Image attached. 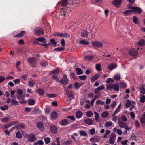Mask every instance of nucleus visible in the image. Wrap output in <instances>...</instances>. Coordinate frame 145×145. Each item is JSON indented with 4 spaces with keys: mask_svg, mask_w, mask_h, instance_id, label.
<instances>
[{
    "mask_svg": "<svg viewBox=\"0 0 145 145\" xmlns=\"http://www.w3.org/2000/svg\"><path fill=\"white\" fill-rule=\"evenodd\" d=\"M69 0H63L62 1L61 6L63 7L60 11L59 18L65 19V17L67 12L71 7V4Z\"/></svg>",
    "mask_w": 145,
    "mask_h": 145,
    "instance_id": "1",
    "label": "nucleus"
},
{
    "mask_svg": "<svg viewBox=\"0 0 145 145\" xmlns=\"http://www.w3.org/2000/svg\"><path fill=\"white\" fill-rule=\"evenodd\" d=\"M127 7L128 9H131L133 13V12L135 14H140L142 11L140 8L136 7H133L132 5H130V4H128Z\"/></svg>",
    "mask_w": 145,
    "mask_h": 145,
    "instance_id": "2",
    "label": "nucleus"
},
{
    "mask_svg": "<svg viewBox=\"0 0 145 145\" xmlns=\"http://www.w3.org/2000/svg\"><path fill=\"white\" fill-rule=\"evenodd\" d=\"M36 40L37 42L36 43L38 44H40V45H47L45 44L47 42V41L43 37H40L36 39Z\"/></svg>",
    "mask_w": 145,
    "mask_h": 145,
    "instance_id": "3",
    "label": "nucleus"
},
{
    "mask_svg": "<svg viewBox=\"0 0 145 145\" xmlns=\"http://www.w3.org/2000/svg\"><path fill=\"white\" fill-rule=\"evenodd\" d=\"M92 45H103L110 44L106 40H103L102 42L95 41L91 42Z\"/></svg>",
    "mask_w": 145,
    "mask_h": 145,
    "instance_id": "4",
    "label": "nucleus"
},
{
    "mask_svg": "<svg viewBox=\"0 0 145 145\" xmlns=\"http://www.w3.org/2000/svg\"><path fill=\"white\" fill-rule=\"evenodd\" d=\"M54 36H59L61 37L69 38L70 35L68 33H62L58 32H55L54 33Z\"/></svg>",
    "mask_w": 145,
    "mask_h": 145,
    "instance_id": "5",
    "label": "nucleus"
},
{
    "mask_svg": "<svg viewBox=\"0 0 145 145\" xmlns=\"http://www.w3.org/2000/svg\"><path fill=\"white\" fill-rule=\"evenodd\" d=\"M35 33L37 35H42L44 33L43 30L40 27L35 28L34 29Z\"/></svg>",
    "mask_w": 145,
    "mask_h": 145,
    "instance_id": "6",
    "label": "nucleus"
},
{
    "mask_svg": "<svg viewBox=\"0 0 145 145\" xmlns=\"http://www.w3.org/2000/svg\"><path fill=\"white\" fill-rule=\"evenodd\" d=\"M129 53L130 55L135 56L138 54V52L135 49H132L129 50Z\"/></svg>",
    "mask_w": 145,
    "mask_h": 145,
    "instance_id": "7",
    "label": "nucleus"
},
{
    "mask_svg": "<svg viewBox=\"0 0 145 145\" xmlns=\"http://www.w3.org/2000/svg\"><path fill=\"white\" fill-rule=\"evenodd\" d=\"M122 0H114L112 2L113 4L115 6L119 7L121 3Z\"/></svg>",
    "mask_w": 145,
    "mask_h": 145,
    "instance_id": "8",
    "label": "nucleus"
},
{
    "mask_svg": "<svg viewBox=\"0 0 145 145\" xmlns=\"http://www.w3.org/2000/svg\"><path fill=\"white\" fill-rule=\"evenodd\" d=\"M105 88V86L103 85L99 86L96 88L94 90V92L95 94L99 93V91H100L104 89Z\"/></svg>",
    "mask_w": 145,
    "mask_h": 145,
    "instance_id": "9",
    "label": "nucleus"
},
{
    "mask_svg": "<svg viewBox=\"0 0 145 145\" xmlns=\"http://www.w3.org/2000/svg\"><path fill=\"white\" fill-rule=\"evenodd\" d=\"M116 135L114 133H112L111 135V136L110 138V143L111 144H113L115 140Z\"/></svg>",
    "mask_w": 145,
    "mask_h": 145,
    "instance_id": "10",
    "label": "nucleus"
},
{
    "mask_svg": "<svg viewBox=\"0 0 145 145\" xmlns=\"http://www.w3.org/2000/svg\"><path fill=\"white\" fill-rule=\"evenodd\" d=\"M118 124L119 126L121 128H123L127 125L126 123L122 121L120 118L118 119Z\"/></svg>",
    "mask_w": 145,
    "mask_h": 145,
    "instance_id": "11",
    "label": "nucleus"
},
{
    "mask_svg": "<svg viewBox=\"0 0 145 145\" xmlns=\"http://www.w3.org/2000/svg\"><path fill=\"white\" fill-rule=\"evenodd\" d=\"M50 129L51 131L54 133H56L57 131V129L56 126L54 125H52L50 127Z\"/></svg>",
    "mask_w": 145,
    "mask_h": 145,
    "instance_id": "12",
    "label": "nucleus"
},
{
    "mask_svg": "<svg viewBox=\"0 0 145 145\" xmlns=\"http://www.w3.org/2000/svg\"><path fill=\"white\" fill-rule=\"evenodd\" d=\"M27 137L29 140L30 141L33 142L35 140V136L33 134L29 135Z\"/></svg>",
    "mask_w": 145,
    "mask_h": 145,
    "instance_id": "13",
    "label": "nucleus"
},
{
    "mask_svg": "<svg viewBox=\"0 0 145 145\" xmlns=\"http://www.w3.org/2000/svg\"><path fill=\"white\" fill-rule=\"evenodd\" d=\"M38 128L40 130L43 131L44 130V127L43 123L41 122H39L37 123Z\"/></svg>",
    "mask_w": 145,
    "mask_h": 145,
    "instance_id": "14",
    "label": "nucleus"
},
{
    "mask_svg": "<svg viewBox=\"0 0 145 145\" xmlns=\"http://www.w3.org/2000/svg\"><path fill=\"white\" fill-rule=\"evenodd\" d=\"M84 121L86 124L89 125H92L93 122V120L89 118L85 119Z\"/></svg>",
    "mask_w": 145,
    "mask_h": 145,
    "instance_id": "15",
    "label": "nucleus"
},
{
    "mask_svg": "<svg viewBox=\"0 0 145 145\" xmlns=\"http://www.w3.org/2000/svg\"><path fill=\"white\" fill-rule=\"evenodd\" d=\"M133 21L136 24H138L140 23L139 18L135 16L133 17Z\"/></svg>",
    "mask_w": 145,
    "mask_h": 145,
    "instance_id": "16",
    "label": "nucleus"
},
{
    "mask_svg": "<svg viewBox=\"0 0 145 145\" xmlns=\"http://www.w3.org/2000/svg\"><path fill=\"white\" fill-rule=\"evenodd\" d=\"M59 71L57 68H56L55 69L50 72L49 74L50 75H52L53 74H58L59 73Z\"/></svg>",
    "mask_w": 145,
    "mask_h": 145,
    "instance_id": "17",
    "label": "nucleus"
},
{
    "mask_svg": "<svg viewBox=\"0 0 145 145\" xmlns=\"http://www.w3.org/2000/svg\"><path fill=\"white\" fill-rule=\"evenodd\" d=\"M100 76L99 73L97 74L95 76H94L91 79V82H93L95 80L97 79Z\"/></svg>",
    "mask_w": 145,
    "mask_h": 145,
    "instance_id": "18",
    "label": "nucleus"
},
{
    "mask_svg": "<svg viewBox=\"0 0 145 145\" xmlns=\"http://www.w3.org/2000/svg\"><path fill=\"white\" fill-rule=\"evenodd\" d=\"M25 31H21L20 33H18V34H16L14 36L15 37H18L20 38L22 37L25 33Z\"/></svg>",
    "mask_w": 145,
    "mask_h": 145,
    "instance_id": "19",
    "label": "nucleus"
},
{
    "mask_svg": "<svg viewBox=\"0 0 145 145\" xmlns=\"http://www.w3.org/2000/svg\"><path fill=\"white\" fill-rule=\"evenodd\" d=\"M133 13L132 10H128L125 11L123 13L124 16H129Z\"/></svg>",
    "mask_w": 145,
    "mask_h": 145,
    "instance_id": "20",
    "label": "nucleus"
},
{
    "mask_svg": "<svg viewBox=\"0 0 145 145\" xmlns=\"http://www.w3.org/2000/svg\"><path fill=\"white\" fill-rule=\"evenodd\" d=\"M68 124V121L66 119H64L61 122V124L63 126L67 125Z\"/></svg>",
    "mask_w": 145,
    "mask_h": 145,
    "instance_id": "21",
    "label": "nucleus"
},
{
    "mask_svg": "<svg viewBox=\"0 0 145 145\" xmlns=\"http://www.w3.org/2000/svg\"><path fill=\"white\" fill-rule=\"evenodd\" d=\"M140 93L143 94H145V88L143 85L141 86L139 88Z\"/></svg>",
    "mask_w": 145,
    "mask_h": 145,
    "instance_id": "22",
    "label": "nucleus"
},
{
    "mask_svg": "<svg viewBox=\"0 0 145 145\" xmlns=\"http://www.w3.org/2000/svg\"><path fill=\"white\" fill-rule=\"evenodd\" d=\"M121 103L119 104L117 108L115 111L114 113H113L114 114H116L119 112L120 110V109L121 106Z\"/></svg>",
    "mask_w": 145,
    "mask_h": 145,
    "instance_id": "23",
    "label": "nucleus"
},
{
    "mask_svg": "<svg viewBox=\"0 0 145 145\" xmlns=\"http://www.w3.org/2000/svg\"><path fill=\"white\" fill-rule=\"evenodd\" d=\"M10 116L8 115L6 117H4L1 119V120L3 122H6L9 121V119L10 118Z\"/></svg>",
    "mask_w": 145,
    "mask_h": 145,
    "instance_id": "24",
    "label": "nucleus"
},
{
    "mask_svg": "<svg viewBox=\"0 0 145 145\" xmlns=\"http://www.w3.org/2000/svg\"><path fill=\"white\" fill-rule=\"evenodd\" d=\"M138 45H145V40L142 39L140 40L138 43Z\"/></svg>",
    "mask_w": 145,
    "mask_h": 145,
    "instance_id": "25",
    "label": "nucleus"
},
{
    "mask_svg": "<svg viewBox=\"0 0 145 145\" xmlns=\"http://www.w3.org/2000/svg\"><path fill=\"white\" fill-rule=\"evenodd\" d=\"M83 115L82 113L80 111H78L76 113V116L78 118H80Z\"/></svg>",
    "mask_w": 145,
    "mask_h": 145,
    "instance_id": "26",
    "label": "nucleus"
},
{
    "mask_svg": "<svg viewBox=\"0 0 145 145\" xmlns=\"http://www.w3.org/2000/svg\"><path fill=\"white\" fill-rule=\"evenodd\" d=\"M35 84L34 81L31 80L28 81V85L31 87H33Z\"/></svg>",
    "mask_w": 145,
    "mask_h": 145,
    "instance_id": "27",
    "label": "nucleus"
},
{
    "mask_svg": "<svg viewBox=\"0 0 145 145\" xmlns=\"http://www.w3.org/2000/svg\"><path fill=\"white\" fill-rule=\"evenodd\" d=\"M76 72L78 75H81L83 74L82 69L79 68H77L76 69Z\"/></svg>",
    "mask_w": 145,
    "mask_h": 145,
    "instance_id": "28",
    "label": "nucleus"
},
{
    "mask_svg": "<svg viewBox=\"0 0 145 145\" xmlns=\"http://www.w3.org/2000/svg\"><path fill=\"white\" fill-rule=\"evenodd\" d=\"M88 34V32L86 30H83L81 33V35L83 37H86Z\"/></svg>",
    "mask_w": 145,
    "mask_h": 145,
    "instance_id": "29",
    "label": "nucleus"
},
{
    "mask_svg": "<svg viewBox=\"0 0 145 145\" xmlns=\"http://www.w3.org/2000/svg\"><path fill=\"white\" fill-rule=\"evenodd\" d=\"M116 65L115 64L112 63L109 65L108 68L109 69L112 70L116 68Z\"/></svg>",
    "mask_w": 145,
    "mask_h": 145,
    "instance_id": "30",
    "label": "nucleus"
},
{
    "mask_svg": "<svg viewBox=\"0 0 145 145\" xmlns=\"http://www.w3.org/2000/svg\"><path fill=\"white\" fill-rule=\"evenodd\" d=\"M109 113L108 112L105 111L104 112L101 114V116L103 118H106L108 116Z\"/></svg>",
    "mask_w": 145,
    "mask_h": 145,
    "instance_id": "31",
    "label": "nucleus"
},
{
    "mask_svg": "<svg viewBox=\"0 0 145 145\" xmlns=\"http://www.w3.org/2000/svg\"><path fill=\"white\" fill-rule=\"evenodd\" d=\"M65 49L64 46L61 47H59L56 48L54 49V50L57 51H61Z\"/></svg>",
    "mask_w": 145,
    "mask_h": 145,
    "instance_id": "32",
    "label": "nucleus"
},
{
    "mask_svg": "<svg viewBox=\"0 0 145 145\" xmlns=\"http://www.w3.org/2000/svg\"><path fill=\"white\" fill-rule=\"evenodd\" d=\"M57 117V114L56 112H53L51 114V117L52 119L56 118Z\"/></svg>",
    "mask_w": 145,
    "mask_h": 145,
    "instance_id": "33",
    "label": "nucleus"
},
{
    "mask_svg": "<svg viewBox=\"0 0 145 145\" xmlns=\"http://www.w3.org/2000/svg\"><path fill=\"white\" fill-rule=\"evenodd\" d=\"M113 88L115 91H118L119 90V86L117 83H116L114 85H113Z\"/></svg>",
    "mask_w": 145,
    "mask_h": 145,
    "instance_id": "34",
    "label": "nucleus"
},
{
    "mask_svg": "<svg viewBox=\"0 0 145 145\" xmlns=\"http://www.w3.org/2000/svg\"><path fill=\"white\" fill-rule=\"evenodd\" d=\"M80 44L81 45H88L89 42L85 40H81L80 41Z\"/></svg>",
    "mask_w": 145,
    "mask_h": 145,
    "instance_id": "35",
    "label": "nucleus"
},
{
    "mask_svg": "<svg viewBox=\"0 0 145 145\" xmlns=\"http://www.w3.org/2000/svg\"><path fill=\"white\" fill-rule=\"evenodd\" d=\"M60 82L63 85H65L68 83V80L67 79L61 80H60Z\"/></svg>",
    "mask_w": 145,
    "mask_h": 145,
    "instance_id": "36",
    "label": "nucleus"
},
{
    "mask_svg": "<svg viewBox=\"0 0 145 145\" xmlns=\"http://www.w3.org/2000/svg\"><path fill=\"white\" fill-rule=\"evenodd\" d=\"M82 84L80 83L76 82L74 85L75 88L76 89H78L81 86Z\"/></svg>",
    "mask_w": 145,
    "mask_h": 145,
    "instance_id": "37",
    "label": "nucleus"
},
{
    "mask_svg": "<svg viewBox=\"0 0 145 145\" xmlns=\"http://www.w3.org/2000/svg\"><path fill=\"white\" fill-rule=\"evenodd\" d=\"M16 137L19 138H21L22 137V135L21 132L20 131L17 132L16 133Z\"/></svg>",
    "mask_w": 145,
    "mask_h": 145,
    "instance_id": "38",
    "label": "nucleus"
},
{
    "mask_svg": "<svg viewBox=\"0 0 145 145\" xmlns=\"http://www.w3.org/2000/svg\"><path fill=\"white\" fill-rule=\"evenodd\" d=\"M101 64H97L96 65V69L97 71H100L101 70Z\"/></svg>",
    "mask_w": 145,
    "mask_h": 145,
    "instance_id": "39",
    "label": "nucleus"
},
{
    "mask_svg": "<svg viewBox=\"0 0 145 145\" xmlns=\"http://www.w3.org/2000/svg\"><path fill=\"white\" fill-rule=\"evenodd\" d=\"M112 123L111 121H107L105 123L104 125L105 127H108L112 125Z\"/></svg>",
    "mask_w": 145,
    "mask_h": 145,
    "instance_id": "40",
    "label": "nucleus"
},
{
    "mask_svg": "<svg viewBox=\"0 0 145 145\" xmlns=\"http://www.w3.org/2000/svg\"><path fill=\"white\" fill-rule=\"evenodd\" d=\"M104 104V101H102L100 100H97L96 102V105H99Z\"/></svg>",
    "mask_w": 145,
    "mask_h": 145,
    "instance_id": "41",
    "label": "nucleus"
},
{
    "mask_svg": "<svg viewBox=\"0 0 145 145\" xmlns=\"http://www.w3.org/2000/svg\"><path fill=\"white\" fill-rule=\"evenodd\" d=\"M120 86L121 88H126L127 85L125 83L123 82H121L120 84Z\"/></svg>",
    "mask_w": 145,
    "mask_h": 145,
    "instance_id": "42",
    "label": "nucleus"
},
{
    "mask_svg": "<svg viewBox=\"0 0 145 145\" xmlns=\"http://www.w3.org/2000/svg\"><path fill=\"white\" fill-rule=\"evenodd\" d=\"M28 60L29 63H34L35 59L33 57L29 58H28Z\"/></svg>",
    "mask_w": 145,
    "mask_h": 145,
    "instance_id": "43",
    "label": "nucleus"
},
{
    "mask_svg": "<svg viewBox=\"0 0 145 145\" xmlns=\"http://www.w3.org/2000/svg\"><path fill=\"white\" fill-rule=\"evenodd\" d=\"M47 96L49 98H54L57 96V95L55 94H48L47 95Z\"/></svg>",
    "mask_w": 145,
    "mask_h": 145,
    "instance_id": "44",
    "label": "nucleus"
},
{
    "mask_svg": "<svg viewBox=\"0 0 145 145\" xmlns=\"http://www.w3.org/2000/svg\"><path fill=\"white\" fill-rule=\"evenodd\" d=\"M35 101L33 99H30L28 101V103L30 105H33L35 103Z\"/></svg>",
    "mask_w": 145,
    "mask_h": 145,
    "instance_id": "45",
    "label": "nucleus"
},
{
    "mask_svg": "<svg viewBox=\"0 0 145 145\" xmlns=\"http://www.w3.org/2000/svg\"><path fill=\"white\" fill-rule=\"evenodd\" d=\"M94 114L95 115V120L96 121H97L99 118V115L97 112H94Z\"/></svg>",
    "mask_w": 145,
    "mask_h": 145,
    "instance_id": "46",
    "label": "nucleus"
},
{
    "mask_svg": "<svg viewBox=\"0 0 145 145\" xmlns=\"http://www.w3.org/2000/svg\"><path fill=\"white\" fill-rule=\"evenodd\" d=\"M140 121L142 123H145V112L144 113L142 117L140 120Z\"/></svg>",
    "mask_w": 145,
    "mask_h": 145,
    "instance_id": "47",
    "label": "nucleus"
},
{
    "mask_svg": "<svg viewBox=\"0 0 145 145\" xmlns=\"http://www.w3.org/2000/svg\"><path fill=\"white\" fill-rule=\"evenodd\" d=\"M44 142L42 140H39L37 141V143H34V145H43Z\"/></svg>",
    "mask_w": 145,
    "mask_h": 145,
    "instance_id": "48",
    "label": "nucleus"
},
{
    "mask_svg": "<svg viewBox=\"0 0 145 145\" xmlns=\"http://www.w3.org/2000/svg\"><path fill=\"white\" fill-rule=\"evenodd\" d=\"M86 114L88 117H90L92 116L93 113L91 111H88L87 112Z\"/></svg>",
    "mask_w": 145,
    "mask_h": 145,
    "instance_id": "49",
    "label": "nucleus"
},
{
    "mask_svg": "<svg viewBox=\"0 0 145 145\" xmlns=\"http://www.w3.org/2000/svg\"><path fill=\"white\" fill-rule=\"evenodd\" d=\"M114 79L116 80H119L120 79V75L119 74H116L114 76Z\"/></svg>",
    "mask_w": 145,
    "mask_h": 145,
    "instance_id": "50",
    "label": "nucleus"
},
{
    "mask_svg": "<svg viewBox=\"0 0 145 145\" xmlns=\"http://www.w3.org/2000/svg\"><path fill=\"white\" fill-rule=\"evenodd\" d=\"M50 42L51 44L54 45H56L57 44L56 42L55 41V40L54 39H53L50 40Z\"/></svg>",
    "mask_w": 145,
    "mask_h": 145,
    "instance_id": "51",
    "label": "nucleus"
},
{
    "mask_svg": "<svg viewBox=\"0 0 145 145\" xmlns=\"http://www.w3.org/2000/svg\"><path fill=\"white\" fill-rule=\"evenodd\" d=\"M37 93L39 94H40L41 95H42L44 93V91L41 89H39L37 90Z\"/></svg>",
    "mask_w": 145,
    "mask_h": 145,
    "instance_id": "52",
    "label": "nucleus"
},
{
    "mask_svg": "<svg viewBox=\"0 0 145 145\" xmlns=\"http://www.w3.org/2000/svg\"><path fill=\"white\" fill-rule=\"evenodd\" d=\"M135 123L134 124L135 127H139L140 126V125L139 122L137 120H134Z\"/></svg>",
    "mask_w": 145,
    "mask_h": 145,
    "instance_id": "53",
    "label": "nucleus"
},
{
    "mask_svg": "<svg viewBox=\"0 0 145 145\" xmlns=\"http://www.w3.org/2000/svg\"><path fill=\"white\" fill-rule=\"evenodd\" d=\"M115 114H113L112 118V120L113 121L116 122L117 120L118 117L116 116L115 115Z\"/></svg>",
    "mask_w": 145,
    "mask_h": 145,
    "instance_id": "54",
    "label": "nucleus"
},
{
    "mask_svg": "<svg viewBox=\"0 0 145 145\" xmlns=\"http://www.w3.org/2000/svg\"><path fill=\"white\" fill-rule=\"evenodd\" d=\"M18 127L19 128H25L26 127V126L23 124H21L18 125Z\"/></svg>",
    "mask_w": 145,
    "mask_h": 145,
    "instance_id": "55",
    "label": "nucleus"
},
{
    "mask_svg": "<svg viewBox=\"0 0 145 145\" xmlns=\"http://www.w3.org/2000/svg\"><path fill=\"white\" fill-rule=\"evenodd\" d=\"M113 87V85L112 84L108 85L107 86V88L108 89L112 90Z\"/></svg>",
    "mask_w": 145,
    "mask_h": 145,
    "instance_id": "56",
    "label": "nucleus"
},
{
    "mask_svg": "<svg viewBox=\"0 0 145 145\" xmlns=\"http://www.w3.org/2000/svg\"><path fill=\"white\" fill-rule=\"evenodd\" d=\"M89 131L91 134L93 135L95 133V129L94 128H93L91 129H89Z\"/></svg>",
    "mask_w": 145,
    "mask_h": 145,
    "instance_id": "57",
    "label": "nucleus"
},
{
    "mask_svg": "<svg viewBox=\"0 0 145 145\" xmlns=\"http://www.w3.org/2000/svg\"><path fill=\"white\" fill-rule=\"evenodd\" d=\"M8 108V107L7 105H5L3 107H0V109L1 110L3 111H4L7 110Z\"/></svg>",
    "mask_w": 145,
    "mask_h": 145,
    "instance_id": "58",
    "label": "nucleus"
},
{
    "mask_svg": "<svg viewBox=\"0 0 145 145\" xmlns=\"http://www.w3.org/2000/svg\"><path fill=\"white\" fill-rule=\"evenodd\" d=\"M140 101L142 103H144L145 102V96L141 95Z\"/></svg>",
    "mask_w": 145,
    "mask_h": 145,
    "instance_id": "59",
    "label": "nucleus"
},
{
    "mask_svg": "<svg viewBox=\"0 0 145 145\" xmlns=\"http://www.w3.org/2000/svg\"><path fill=\"white\" fill-rule=\"evenodd\" d=\"M97 96H96L91 101V103H90V105H91V106H93V105L94 102L95 100L97 98Z\"/></svg>",
    "mask_w": 145,
    "mask_h": 145,
    "instance_id": "60",
    "label": "nucleus"
},
{
    "mask_svg": "<svg viewBox=\"0 0 145 145\" xmlns=\"http://www.w3.org/2000/svg\"><path fill=\"white\" fill-rule=\"evenodd\" d=\"M12 104L14 105H18V102L15 100H12L11 101Z\"/></svg>",
    "mask_w": 145,
    "mask_h": 145,
    "instance_id": "61",
    "label": "nucleus"
},
{
    "mask_svg": "<svg viewBox=\"0 0 145 145\" xmlns=\"http://www.w3.org/2000/svg\"><path fill=\"white\" fill-rule=\"evenodd\" d=\"M80 133L81 135L82 136H86L87 135L86 132L84 131H80Z\"/></svg>",
    "mask_w": 145,
    "mask_h": 145,
    "instance_id": "62",
    "label": "nucleus"
},
{
    "mask_svg": "<svg viewBox=\"0 0 145 145\" xmlns=\"http://www.w3.org/2000/svg\"><path fill=\"white\" fill-rule=\"evenodd\" d=\"M41 66L43 67H45L48 64L46 61H44L41 63Z\"/></svg>",
    "mask_w": 145,
    "mask_h": 145,
    "instance_id": "63",
    "label": "nucleus"
},
{
    "mask_svg": "<svg viewBox=\"0 0 145 145\" xmlns=\"http://www.w3.org/2000/svg\"><path fill=\"white\" fill-rule=\"evenodd\" d=\"M13 81L16 84H19L20 82V80L19 79H16L14 80Z\"/></svg>",
    "mask_w": 145,
    "mask_h": 145,
    "instance_id": "64",
    "label": "nucleus"
}]
</instances>
